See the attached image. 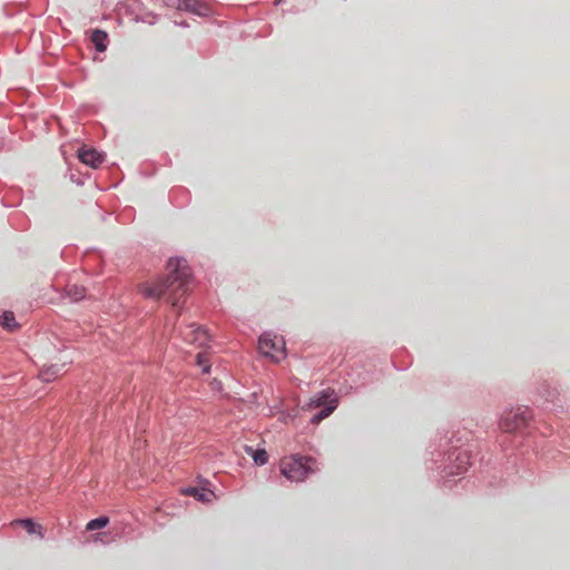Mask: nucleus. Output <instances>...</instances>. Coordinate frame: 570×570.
Returning <instances> with one entry per match:
<instances>
[{
  "label": "nucleus",
  "mask_w": 570,
  "mask_h": 570,
  "mask_svg": "<svg viewBox=\"0 0 570 570\" xmlns=\"http://www.w3.org/2000/svg\"><path fill=\"white\" fill-rule=\"evenodd\" d=\"M108 35L102 30H95L91 35V41L97 51L102 52L107 49Z\"/></svg>",
  "instance_id": "9d476101"
},
{
  "label": "nucleus",
  "mask_w": 570,
  "mask_h": 570,
  "mask_svg": "<svg viewBox=\"0 0 570 570\" xmlns=\"http://www.w3.org/2000/svg\"><path fill=\"white\" fill-rule=\"evenodd\" d=\"M0 323L8 330L12 331L14 328H17L18 324L14 320V315L12 312H4L1 316H0Z\"/></svg>",
  "instance_id": "4468645a"
},
{
  "label": "nucleus",
  "mask_w": 570,
  "mask_h": 570,
  "mask_svg": "<svg viewBox=\"0 0 570 570\" xmlns=\"http://www.w3.org/2000/svg\"><path fill=\"white\" fill-rule=\"evenodd\" d=\"M167 3L178 10L187 11L199 17H208L212 13L209 4L204 0H166Z\"/></svg>",
  "instance_id": "39448f33"
},
{
  "label": "nucleus",
  "mask_w": 570,
  "mask_h": 570,
  "mask_svg": "<svg viewBox=\"0 0 570 570\" xmlns=\"http://www.w3.org/2000/svg\"><path fill=\"white\" fill-rule=\"evenodd\" d=\"M68 295L73 299V301H79L81 299L82 297H85V288L81 287V286H77V285H72L69 287L68 289Z\"/></svg>",
  "instance_id": "a211bd4d"
},
{
  "label": "nucleus",
  "mask_w": 570,
  "mask_h": 570,
  "mask_svg": "<svg viewBox=\"0 0 570 570\" xmlns=\"http://www.w3.org/2000/svg\"><path fill=\"white\" fill-rule=\"evenodd\" d=\"M16 523H19L21 525H23V528L29 532V533H36L38 532L39 530V534L40 537H42V533L40 532L41 530V527L33 523L32 520L30 519H23V520H16L14 521Z\"/></svg>",
  "instance_id": "f3484780"
},
{
  "label": "nucleus",
  "mask_w": 570,
  "mask_h": 570,
  "mask_svg": "<svg viewBox=\"0 0 570 570\" xmlns=\"http://www.w3.org/2000/svg\"><path fill=\"white\" fill-rule=\"evenodd\" d=\"M184 340L190 344L203 347L209 342V335L207 331L194 324L188 325L183 332Z\"/></svg>",
  "instance_id": "423d86ee"
},
{
  "label": "nucleus",
  "mask_w": 570,
  "mask_h": 570,
  "mask_svg": "<svg viewBox=\"0 0 570 570\" xmlns=\"http://www.w3.org/2000/svg\"><path fill=\"white\" fill-rule=\"evenodd\" d=\"M333 394H334V391H332L330 389L322 391L317 395L311 397V400L307 403L308 409H316V407L326 406L328 404L327 400L330 397H332Z\"/></svg>",
  "instance_id": "1a4fd4ad"
},
{
  "label": "nucleus",
  "mask_w": 570,
  "mask_h": 570,
  "mask_svg": "<svg viewBox=\"0 0 570 570\" xmlns=\"http://www.w3.org/2000/svg\"><path fill=\"white\" fill-rule=\"evenodd\" d=\"M532 415L528 407L518 406L502 413L499 422L501 431L507 433L522 432L527 428Z\"/></svg>",
  "instance_id": "7ed1b4c3"
},
{
  "label": "nucleus",
  "mask_w": 570,
  "mask_h": 570,
  "mask_svg": "<svg viewBox=\"0 0 570 570\" xmlns=\"http://www.w3.org/2000/svg\"><path fill=\"white\" fill-rule=\"evenodd\" d=\"M336 407H337V399L333 397V399H331L328 404L321 412H318L317 414H315L312 417L311 422L315 423V424L320 423L322 420L330 416Z\"/></svg>",
  "instance_id": "f8f14e48"
},
{
  "label": "nucleus",
  "mask_w": 570,
  "mask_h": 570,
  "mask_svg": "<svg viewBox=\"0 0 570 570\" xmlns=\"http://www.w3.org/2000/svg\"><path fill=\"white\" fill-rule=\"evenodd\" d=\"M190 282V269L185 259L170 258L167 263V276L155 284L145 283L140 285L139 292L147 298H159L167 296L174 309L181 307L183 301L188 293Z\"/></svg>",
  "instance_id": "f257e3e1"
},
{
  "label": "nucleus",
  "mask_w": 570,
  "mask_h": 570,
  "mask_svg": "<svg viewBox=\"0 0 570 570\" xmlns=\"http://www.w3.org/2000/svg\"><path fill=\"white\" fill-rule=\"evenodd\" d=\"M78 157L81 163H83L92 168H97L105 160V155L102 153L97 151L94 148H85L83 147V148L79 149Z\"/></svg>",
  "instance_id": "0eeeda50"
},
{
  "label": "nucleus",
  "mask_w": 570,
  "mask_h": 570,
  "mask_svg": "<svg viewBox=\"0 0 570 570\" xmlns=\"http://www.w3.org/2000/svg\"><path fill=\"white\" fill-rule=\"evenodd\" d=\"M197 365L203 368L204 373H208L210 370V365L208 364V360L205 353H198L196 356Z\"/></svg>",
  "instance_id": "6ab92c4d"
},
{
  "label": "nucleus",
  "mask_w": 570,
  "mask_h": 570,
  "mask_svg": "<svg viewBox=\"0 0 570 570\" xmlns=\"http://www.w3.org/2000/svg\"><path fill=\"white\" fill-rule=\"evenodd\" d=\"M108 523H109V519L107 517H99L97 519L90 520L87 523L86 529L88 531H94V530L105 528Z\"/></svg>",
  "instance_id": "dca6fc26"
},
{
  "label": "nucleus",
  "mask_w": 570,
  "mask_h": 570,
  "mask_svg": "<svg viewBox=\"0 0 570 570\" xmlns=\"http://www.w3.org/2000/svg\"><path fill=\"white\" fill-rule=\"evenodd\" d=\"M279 469L287 480L294 482H301L318 470L313 458L301 455H291L282 459Z\"/></svg>",
  "instance_id": "f03ea898"
},
{
  "label": "nucleus",
  "mask_w": 570,
  "mask_h": 570,
  "mask_svg": "<svg viewBox=\"0 0 570 570\" xmlns=\"http://www.w3.org/2000/svg\"><path fill=\"white\" fill-rule=\"evenodd\" d=\"M456 460L459 461L458 471H451L450 473L452 474H460L466 470L468 465H470V456L466 452H460L456 456Z\"/></svg>",
  "instance_id": "2eb2a0df"
},
{
  "label": "nucleus",
  "mask_w": 570,
  "mask_h": 570,
  "mask_svg": "<svg viewBox=\"0 0 570 570\" xmlns=\"http://www.w3.org/2000/svg\"><path fill=\"white\" fill-rule=\"evenodd\" d=\"M63 365H50L40 371L39 376L43 382H50L62 373Z\"/></svg>",
  "instance_id": "9b49d317"
},
{
  "label": "nucleus",
  "mask_w": 570,
  "mask_h": 570,
  "mask_svg": "<svg viewBox=\"0 0 570 570\" xmlns=\"http://www.w3.org/2000/svg\"><path fill=\"white\" fill-rule=\"evenodd\" d=\"M247 453L252 454L256 464L264 465L267 463L268 455L265 450H253L252 448H247Z\"/></svg>",
  "instance_id": "ddd939ff"
},
{
  "label": "nucleus",
  "mask_w": 570,
  "mask_h": 570,
  "mask_svg": "<svg viewBox=\"0 0 570 570\" xmlns=\"http://www.w3.org/2000/svg\"><path fill=\"white\" fill-rule=\"evenodd\" d=\"M186 495H191L200 502H210L215 497L214 492L205 488L189 487L183 490Z\"/></svg>",
  "instance_id": "6e6552de"
},
{
  "label": "nucleus",
  "mask_w": 570,
  "mask_h": 570,
  "mask_svg": "<svg viewBox=\"0 0 570 570\" xmlns=\"http://www.w3.org/2000/svg\"><path fill=\"white\" fill-rule=\"evenodd\" d=\"M258 350L263 355L271 357L275 362H279L285 357V341L282 336L265 333L259 337Z\"/></svg>",
  "instance_id": "20e7f679"
}]
</instances>
